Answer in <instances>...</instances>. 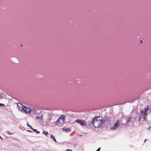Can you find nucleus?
<instances>
[{
	"instance_id": "nucleus-23",
	"label": "nucleus",
	"mask_w": 151,
	"mask_h": 151,
	"mask_svg": "<svg viewBox=\"0 0 151 151\" xmlns=\"http://www.w3.org/2000/svg\"><path fill=\"white\" fill-rule=\"evenodd\" d=\"M151 128V126H150V127H149L148 128V129H150Z\"/></svg>"
},
{
	"instance_id": "nucleus-8",
	"label": "nucleus",
	"mask_w": 151,
	"mask_h": 151,
	"mask_svg": "<svg viewBox=\"0 0 151 151\" xmlns=\"http://www.w3.org/2000/svg\"><path fill=\"white\" fill-rule=\"evenodd\" d=\"M43 117V115H42L40 116H36V119H41Z\"/></svg>"
},
{
	"instance_id": "nucleus-26",
	"label": "nucleus",
	"mask_w": 151,
	"mask_h": 151,
	"mask_svg": "<svg viewBox=\"0 0 151 151\" xmlns=\"http://www.w3.org/2000/svg\"><path fill=\"white\" fill-rule=\"evenodd\" d=\"M0 138L1 139H2V138L1 137V136H0Z\"/></svg>"
},
{
	"instance_id": "nucleus-27",
	"label": "nucleus",
	"mask_w": 151,
	"mask_h": 151,
	"mask_svg": "<svg viewBox=\"0 0 151 151\" xmlns=\"http://www.w3.org/2000/svg\"><path fill=\"white\" fill-rule=\"evenodd\" d=\"M21 47L22 46V44L21 45Z\"/></svg>"
},
{
	"instance_id": "nucleus-17",
	"label": "nucleus",
	"mask_w": 151,
	"mask_h": 151,
	"mask_svg": "<svg viewBox=\"0 0 151 151\" xmlns=\"http://www.w3.org/2000/svg\"><path fill=\"white\" fill-rule=\"evenodd\" d=\"M63 131L64 130H65V132H66V127H64L63 129Z\"/></svg>"
},
{
	"instance_id": "nucleus-22",
	"label": "nucleus",
	"mask_w": 151,
	"mask_h": 151,
	"mask_svg": "<svg viewBox=\"0 0 151 151\" xmlns=\"http://www.w3.org/2000/svg\"><path fill=\"white\" fill-rule=\"evenodd\" d=\"M27 126H28V127H31V126H30L29 124H27Z\"/></svg>"
},
{
	"instance_id": "nucleus-16",
	"label": "nucleus",
	"mask_w": 151,
	"mask_h": 151,
	"mask_svg": "<svg viewBox=\"0 0 151 151\" xmlns=\"http://www.w3.org/2000/svg\"><path fill=\"white\" fill-rule=\"evenodd\" d=\"M3 98V97L2 95L0 93V99H2Z\"/></svg>"
},
{
	"instance_id": "nucleus-5",
	"label": "nucleus",
	"mask_w": 151,
	"mask_h": 151,
	"mask_svg": "<svg viewBox=\"0 0 151 151\" xmlns=\"http://www.w3.org/2000/svg\"><path fill=\"white\" fill-rule=\"evenodd\" d=\"M119 122L120 121L119 120H117L116 122V124H115L114 126L111 127V129L113 130H115L116 129V128L118 127L119 125Z\"/></svg>"
},
{
	"instance_id": "nucleus-25",
	"label": "nucleus",
	"mask_w": 151,
	"mask_h": 151,
	"mask_svg": "<svg viewBox=\"0 0 151 151\" xmlns=\"http://www.w3.org/2000/svg\"><path fill=\"white\" fill-rule=\"evenodd\" d=\"M142 40H141L140 41V43H142Z\"/></svg>"
},
{
	"instance_id": "nucleus-7",
	"label": "nucleus",
	"mask_w": 151,
	"mask_h": 151,
	"mask_svg": "<svg viewBox=\"0 0 151 151\" xmlns=\"http://www.w3.org/2000/svg\"><path fill=\"white\" fill-rule=\"evenodd\" d=\"M53 117V115L52 114H50L49 116L48 121L49 122H50L51 120L52 119Z\"/></svg>"
},
{
	"instance_id": "nucleus-12",
	"label": "nucleus",
	"mask_w": 151,
	"mask_h": 151,
	"mask_svg": "<svg viewBox=\"0 0 151 151\" xmlns=\"http://www.w3.org/2000/svg\"><path fill=\"white\" fill-rule=\"evenodd\" d=\"M109 119V118L108 117H106L104 118V121H108Z\"/></svg>"
},
{
	"instance_id": "nucleus-14",
	"label": "nucleus",
	"mask_w": 151,
	"mask_h": 151,
	"mask_svg": "<svg viewBox=\"0 0 151 151\" xmlns=\"http://www.w3.org/2000/svg\"><path fill=\"white\" fill-rule=\"evenodd\" d=\"M71 131V130L69 128H67V132H70Z\"/></svg>"
},
{
	"instance_id": "nucleus-6",
	"label": "nucleus",
	"mask_w": 151,
	"mask_h": 151,
	"mask_svg": "<svg viewBox=\"0 0 151 151\" xmlns=\"http://www.w3.org/2000/svg\"><path fill=\"white\" fill-rule=\"evenodd\" d=\"M76 122L77 123L81 124V125H85L86 124L85 121L83 120L78 119L76 121Z\"/></svg>"
},
{
	"instance_id": "nucleus-15",
	"label": "nucleus",
	"mask_w": 151,
	"mask_h": 151,
	"mask_svg": "<svg viewBox=\"0 0 151 151\" xmlns=\"http://www.w3.org/2000/svg\"><path fill=\"white\" fill-rule=\"evenodd\" d=\"M33 131L35 132H36L37 134L39 133L40 132L39 131H38L36 129H33Z\"/></svg>"
},
{
	"instance_id": "nucleus-11",
	"label": "nucleus",
	"mask_w": 151,
	"mask_h": 151,
	"mask_svg": "<svg viewBox=\"0 0 151 151\" xmlns=\"http://www.w3.org/2000/svg\"><path fill=\"white\" fill-rule=\"evenodd\" d=\"M42 134H45L46 136H47V135L49 134V133L47 132H45V131H44L42 132Z\"/></svg>"
},
{
	"instance_id": "nucleus-13",
	"label": "nucleus",
	"mask_w": 151,
	"mask_h": 151,
	"mask_svg": "<svg viewBox=\"0 0 151 151\" xmlns=\"http://www.w3.org/2000/svg\"><path fill=\"white\" fill-rule=\"evenodd\" d=\"M6 133L8 134H9V135H11V134H13V133H11L10 132H9V131H6Z\"/></svg>"
},
{
	"instance_id": "nucleus-19",
	"label": "nucleus",
	"mask_w": 151,
	"mask_h": 151,
	"mask_svg": "<svg viewBox=\"0 0 151 151\" xmlns=\"http://www.w3.org/2000/svg\"><path fill=\"white\" fill-rule=\"evenodd\" d=\"M27 132H32V131L29 130H27Z\"/></svg>"
},
{
	"instance_id": "nucleus-18",
	"label": "nucleus",
	"mask_w": 151,
	"mask_h": 151,
	"mask_svg": "<svg viewBox=\"0 0 151 151\" xmlns=\"http://www.w3.org/2000/svg\"><path fill=\"white\" fill-rule=\"evenodd\" d=\"M5 105L2 104L0 103V106H4Z\"/></svg>"
},
{
	"instance_id": "nucleus-9",
	"label": "nucleus",
	"mask_w": 151,
	"mask_h": 151,
	"mask_svg": "<svg viewBox=\"0 0 151 151\" xmlns=\"http://www.w3.org/2000/svg\"><path fill=\"white\" fill-rule=\"evenodd\" d=\"M50 137L51 138H52V139H53V140H54V141H55L56 142V140L55 138V137L54 136H53V135H52V134H51L50 135Z\"/></svg>"
},
{
	"instance_id": "nucleus-20",
	"label": "nucleus",
	"mask_w": 151,
	"mask_h": 151,
	"mask_svg": "<svg viewBox=\"0 0 151 151\" xmlns=\"http://www.w3.org/2000/svg\"><path fill=\"white\" fill-rule=\"evenodd\" d=\"M100 148H99L98 149L96 150V151H100Z\"/></svg>"
},
{
	"instance_id": "nucleus-28",
	"label": "nucleus",
	"mask_w": 151,
	"mask_h": 151,
	"mask_svg": "<svg viewBox=\"0 0 151 151\" xmlns=\"http://www.w3.org/2000/svg\"><path fill=\"white\" fill-rule=\"evenodd\" d=\"M146 139L145 140V141H146Z\"/></svg>"
},
{
	"instance_id": "nucleus-4",
	"label": "nucleus",
	"mask_w": 151,
	"mask_h": 151,
	"mask_svg": "<svg viewBox=\"0 0 151 151\" xmlns=\"http://www.w3.org/2000/svg\"><path fill=\"white\" fill-rule=\"evenodd\" d=\"M65 116H61L55 122V125L58 126H61L63 123L64 121V119Z\"/></svg>"
},
{
	"instance_id": "nucleus-24",
	"label": "nucleus",
	"mask_w": 151,
	"mask_h": 151,
	"mask_svg": "<svg viewBox=\"0 0 151 151\" xmlns=\"http://www.w3.org/2000/svg\"><path fill=\"white\" fill-rule=\"evenodd\" d=\"M30 128H31V129L32 130H33V129H33L31 127H30Z\"/></svg>"
},
{
	"instance_id": "nucleus-2",
	"label": "nucleus",
	"mask_w": 151,
	"mask_h": 151,
	"mask_svg": "<svg viewBox=\"0 0 151 151\" xmlns=\"http://www.w3.org/2000/svg\"><path fill=\"white\" fill-rule=\"evenodd\" d=\"M102 121L103 118L102 117L97 116L93 119L92 124L95 128H98L101 126Z\"/></svg>"
},
{
	"instance_id": "nucleus-10",
	"label": "nucleus",
	"mask_w": 151,
	"mask_h": 151,
	"mask_svg": "<svg viewBox=\"0 0 151 151\" xmlns=\"http://www.w3.org/2000/svg\"><path fill=\"white\" fill-rule=\"evenodd\" d=\"M131 116L129 117L128 118L127 120L126 121V123H127L130 121L131 119Z\"/></svg>"
},
{
	"instance_id": "nucleus-1",
	"label": "nucleus",
	"mask_w": 151,
	"mask_h": 151,
	"mask_svg": "<svg viewBox=\"0 0 151 151\" xmlns=\"http://www.w3.org/2000/svg\"><path fill=\"white\" fill-rule=\"evenodd\" d=\"M18 109L20 110H23L27 113H30L32 114H37L39 109L32 106L27 107L23 106L20 103H18L17 105Z\"/></svg>"
},
{
	"instance_id": "nucleus-21",
	"label": "nucleus",
	"mask_w": 151,
	"mask_h": 151,
	"mask_svg": "<svg viewBox=\"0 0 151 151\" xmlns=\"http://www.w3.org/2000/svg\"><path fill=\"white\" fill-rule=\"evenodd\" d=\"M67 151H72L71 150L67 149Z\"/></svg>"
},
{
	"instance_id": "nucleus-3",
	"label": "nucleus",
	"mask_w": 151,
	"mask_h": 151,
	"mask_svg": "<svg viewBox=\"0 0 151 151\" xmlns=\"http://www.w3.org/2000/svg\"><path fill=\"white\" fill-rule=\"evenodd\" d=\"M149 109L148 106L145 108L144 110H141L140 115L139 116L138 121H144L146 119V116L147 115V111Z\"/></svg>"
}]
</instances>
